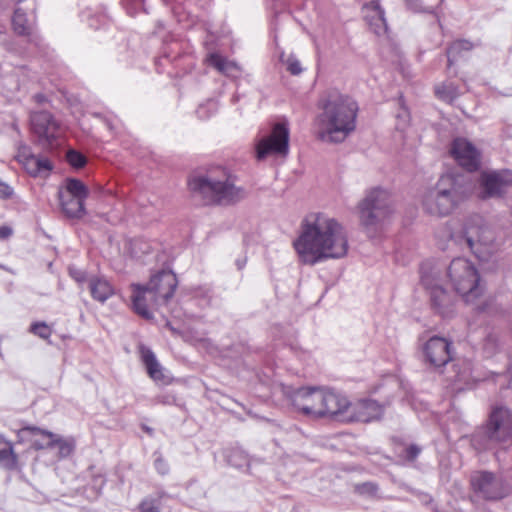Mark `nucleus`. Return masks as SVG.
Instances as JSON below:
<instances>
[{
	"label": "nucleus",
	"mask_w": 512,
	"mask_h": 512,
	"mask_svg": "<svg viewBox=\"0 0 512 512\" xmlns=\"http://www.w3.org/2000/svg\"><path fill=\"white\" fill-rule=\"evenodd\" d=\"M293 245L300 261L311 266L342 258L348 252L345 229L336 219L323 213H310L303 219Z\"/></svg>",
	"instance_id": "obj_1"
},
{
	"label": "nucleus",
	"mask_w": 512,
	"mask_h": 512,
	"mask_svg": "<svg viewBox=\"0 0 512 512\" xmlns=\"http://www.w3.org/2000/svg\"><path fill=\"white\" fill-rule=\"evenodd\" d=\"M315 118L317 138L327 143L343 142L356 128L358 104L339 91H328L319 102Z\"/></svg>",
	"instance_id": "obj_2"
},
{
	"label": "nucleus",
	"mask_w": 512,
	"mask_h": 512,
	"mask_svg": "<svg viewBox=\"0 0 512 512\" xmlns=\"http://www.w3.org/2000/svg\"><path fill=\"white\" fill-rule=\"evenodd\" d=\"M468 191L463 175H442L435 187L423 195V209L432 216H447L467 197Z\"/></svg>",
	"instance_id": "obj_3"
},
{
	"label": "nucleus",
	"mask_w": 512,
	"mask_h": 512,
	"mask_svg": "<svg viewBox=\"0 0 512 512\" xmlns=\"http://www.w3.org/2000/svg\"><path fill=\"white\" fill-rule=\"evenodd\" d=\"M511 442L512 410L506 406L493 407L486 422L470 436L471 446L478 453L492 451Z\"/></svg>",
	"instance_id": "obj_4"
},
{
	"label": "nucleus",
	"mask_w": 512,
	"mask_h": 512,
	"mask_svg": "<svg viewBox=\"0 0 512 512\" xmlns=\"http://www.w3.org/2000/svg\"><path fill=\"white\" fill-rule=\"evenodd\" d=\"M188 186L192 194L201 198L206 205H230L245 197L243 188L236 186L233 179L224 172L222 177L212 174L194 176Z\"/></svg>",
	"instance_id": "obj_5"
},
{
	"label": "nucleus",
	"mask_w": 512,
	"mask_h": 512,
	"mask_svg": "<svg viewBox=\"0 0 512 512\" xmlns=\"http://www.w3.org/2000/svg\"><path fill=\"white\" fill-rule=\"evenodd\" d=\"M449 236L461 248L468 249L483 261L488 260L500 247L494 230L479 215L469 217L459 233H450Z\"/></svg>",
	"instance_id": "obj_6"
},
{
	"label": "nucleus",
	"mask_w": 512,
	"mask_h": 512,
	"mask_svg": "<svg viewBox=\"0 0 512 512\" xmlns=\"http://www.w3.org/2000/svg\"><path fill=\"white\" fill-rule=\"evenodd\" d=\"M361 224L369 231L382 225L393 214L390 193L376 187L369 190L358 204Z\"/></svg>",
	"instance_id": "obj_7"
},
{
	"label": "nucleus",
	"mask_w": 512,
	"mask_h": 512,
	"mask_svg": "<svg viewBox=\"0 0 512 512\" xmlns=\"http://www.w3.org/2000/svg\"><path fill=\"white\" fill-rule=\"evenodd\" d=\"M448 276L455 291L466 303L473 302L483 292L478 272L467 259H453L448 267Z\"/></svg>",
	"instance_id": "obj_8"
},
{
	"label": "nucleus",
	"mask_w": 512,
	"mask_h": 512,
	"mask_svg": "<svg viewBox=\"0 0 512 512\" xmlns=\"http://www.w3.org/2000/svg\"><path fill=\"white\" fill-rule=\"evenodd\" d=\"M511 187V170H485L480 173L477 181V196L481 200L502 199Z\"/></svg>",
	"instance_id": "obj_9"
},
{
	"label": "nucleus",
	"mask_w": 512,
	"mask_h": 512,
	"mask_svg": "<svg viewBox=\"0 0 512 512\" xmlns=\"http://www.w3.org/2000/svg\"><path fill=\"white\" fill-rule=\"evenodd\" d=\"M470 485L473 492L486 501L501 500L510 493V488L503 478L486 470L473 472L470 476Z\"/></svg>",
	"instance_id": "obj_10"
},
{
	"label": "nucleus",
	"mask_w": 512,
	"mask_h": 512,
	"mask_svg": "<svg viewBox=\"0 0 512 512\" xmlns=\"http://www.w3.org/2000/svg\"><path fill=\"white\" fill-rule=\"evenodd\" d=\"M289 151V129L283 123H276L270 135L256 144V158L261 161L268 155L286 156Z\"/></svg>",
	"instance_id": "obj_11"
},
{
	"label": "nucleus",
	"mask_w": 512,
	"mask_h": 512,
	"mask_svg": "<svg viewBox=\"0 0 512 512\" xmlns=\"http://www.w3.org/2000/svg\"><path fill=\"white\" fill-rule=\"evenodd\" d=\"M41 434L46 438V442H39L38 440L33 441V448L35 450L51 449L58 447V454L60 458H66L72 454L75 448V441L73 439H65L57 434L50 431L43 430L36 426H26L18 430L17 436L24 439L27 433Z\"/></svg>",
	"instance_id": "obj_12"
},
{
	"label": "nucleus",
	"mask_w": 512,
	"mask_h": 512,
	"mask_svg": "<svg viewBox=\"0 0 512 512\" xmlns=\"http://www.w3.org/2000/svg\"><path fill=\"white\" fill-rule=\"evenodd\" d=\"M323 396V388L320 387H301L289 395L293 407L306 416L312 418H321V402L319 398Z\"/></svg>",
	"instance_id": "obj_13"
},
{
	"label": "nucleus",
	"mask_w": 512,
	"mask_h": 512,
	"mask_svg": "<svg viewBox=\"0 0 512 512\" xmlns=\"http://www.w3.org/2000/svg\"><path fill=\"white\" fill-rule=\"evenodd\" d=\"M424 360L434 368H441L452 360V342L444 337L432 336L423 345Z\"/></svg>",
	"instance_id": "obj_14"
},
{
	"label": "nucleus",
	"mask_w": 512,
	"mask_h": 512,
	"mask_svg": "<svg viewBox=\"0 0 512 512\" xmlns=\"http://www.w3.org/2000/svg\"><path fill=\"white\" fill-rule=\"evenodd\" d=\"M450 153L456 162L469 172L478 170L481 165L480 151L465 138L454 139Z\"/></svg>",
	"instance_id": "obj_15"
},
{
	"label": "nucleus",
	"mask_w": 512,
	"mask_h": 512,
	"mask_svg": "<svg viewBox=\"0 0 512 512\" xmlns=\"http://www.w3.org/2000/svg\"><path fill=\"white\" fill-rule=\"evenodd\" d=\"M34 0H18L12 17V26L15 33L30 37L36 24Z\"/></svg>",
	"instance_id": "obj_16"
},
{
	"label": "nucleus",
	"mask_w": 512,
	"mask_h": 512,
	"mask_svg": "<svg viewBox=\"0 0 512 512\" xmlns=\"http://www.w3.org/2000/svg\"><path fill=\"white\" fill-rule=\"evenodd\" d=\"M421 282L429 290L434 310L443 317H450L454 312L453 297L442 286L434 283V279L427 274L422 273Z\"/></svg>",
	"instance_id": "obj_17"
},
{
	"label": "nucleus",
	"mask_w": 512,
	"mask_h": 512,
	"mask_svg": "<svg viewBox=\"0 0 512 512\" xmlns=\"http://www.w3.org/2000/svg\"><path fill=\"white\" fill-rule=\"evenodd\" d=\"M383 414V406L372 399H362L355 403H350L348 413H346V422H371L380 419Z\"/></svg>",
	"instance_id": "obj_18"
},
{
	"label": "nucleus",
	"mask_w": 512,
	"mask_h": 512,
	"mask_svg": "<svg viewBox=\"0 0 512 512\" xmlns=\"http://www.w3.org/2000/svg\"><path fill=\"white\" fill-rule=\"evenodd\" d=\"M177 283L176 275L172 271L162 270L150 278L147 287L163 306L173 297Z\"/></svg>",
	"instance_id": "obj_19"
},
{
	"label": "nucleus",
	"mask_w": 512,
	"mask_h": 512,
	"mask_svg": "<svg viewBox=\"0 0 512 512\" xmlns=\"http://www.w3.org/2000/svg\"><path fill=\"white\" fill-rule=\"evenodd\" d=\"M132 290L131 300L134 311L145 319H151L152 310L159 308L162 304L147 285L133 284Z\"/></svg>",
	"instance_id": "obj_20"
},
{
	"label": "nucleus",
	"mask_w": 512,
	"mask_h": 512,
	"mask_svg": "<svg viewBox=\"0 0 512 512\" xmlns=\"http://www.w3.org/2000/svg\"><path fill=\"white\" fill-rule=\"evenodd\" d=\"M319 398L321 402V418L325 416L335 417L341 421H345L346 413H348L350 401L348 398L338 392L326 390L323 388V396Z\"/></svg>",
	"instance_id": "obj_21"
},
{
	"label": "nucleus",
	"mask_w": 512,
	"mask_h": 512,
	"mask_svg": "<svg viewBox=\"0 0 512 512\" xmlns=\"http://www.w3.org/2000/svg\"><path fill=\"white\" fill-rule=\"evenodd\" d=\"M33 132L41 141L52 144L59 130V123L48 111L33 112L30 116Z\"/></svg>",
	"instance_id": "obj_22"
},
{
	"label": "nucleus",
	"mask_w": 512,
	"mask_h": 512,
	"mask_svg": "<svg viewBox=\"0 0 512 512\" xmlns=\"http://www.w3.org/2000/svg\"><path fill=\"white\" fill-rule=\"evenodd\" d=\"M88 287L91 297L100 303L106 302L114 295V288L104 277L91 276L88 279Z\"/></svg>",
	"instance_id": "obj_23"
},
{
	"label": "nucleus",
	"mask_w": 512,
	"mask_h": 512,
	"mask_svg": "<svg viewBox=\"0 0 512 512\" xmlns=\"http://www.w3.org/2000/svg\"><path fill=\"white\" fill-rule=\"evenodd\" d=\"M58 197L63 213L68 218L80 219L85 216V200L73 196H66L58 192Z\"/></svg>",
	"instance_id": "obj_24"
},
{
	"label": "nucleus",
	"mask_w": 512,
	"mask_h": 512,
	"mask_svg": "<svg viewBox=\"0 0 512 512\" xmlns=\"http://www.w3.org/2000/svg\"><path fill=\"white\" fill-rule=\"evenodd\" d=\"M140 355L141 360L146 367L148 375L154 381H162L164 379L163 367L158 362L154 352L150 348L141 345Z\"/></svg>",
	"instance_id": "obj_25"
},
{
	"label": "nucleus",
	"mask_w": 512,
	"mask_h": 512,
	"mask_svg": "<svg viewBox=\"0 0 512 512\" xmlns=\"http://www.w3.org/2000/svg\"><path fill=\"white\" fill-rule=\"evenodd\" d=\"M366 9L371 12L366 15V19L369 21L370 26L377 35H381L387 32V23L385 19L384 10L381 8L378 1H371L366 5Z\"/></svg>",
	"instance_id": "obj_26"
},
{
	"label": "nucleus",
	"mask_w": 512,
	"mask_h": 512,
	"mask_svg": "<svg viewBox=\"0 0 512 512\" xmlns=\"http://www.w3.org/2000/svg\"><path fill=\"white\" fill-rule=\"evenodd\" d=\"M0 466L6 470L18 468V455L15 453L13 444L0 434Z\"/></svg>",
	"instance_id": "obj_27"
},
{
	"label": "nucleus",
	"mask_w": 512,
	"mask_h": 512,
	"mask_svg": "<svg viewBox=\"0 0 512 512\" xmlns=\"http://www.w3.org/2000/svg\"><path fill=\"white\" fill-rule=\"evenodd\" d=\"M59 192L66 196H73L84 200L89 196V189L87 186L81 180L76 178H67L63 189H60Z\"/></svg>",
	"instance_id": "obj_28"
},
{
	"label": "nucleus",
	"mask_w": 512,
	"mask_h": 512,
	"mask_svg": "<svg viewBox=\"0 0 512 512\" xmlns=\"http://www.w3.org/2000/svg\"><path fill=\"white\" fill-rule=\"evenodd\" d=\"M474 48V44L468 40H456L446 50L448 59V67H451L453 62L461 56L462 52L470 51Z\"/></svg>",
	"instance_id": "obj_29"
},
{
	"label": "nucleus",
	"mask_w": 512,
	"mask_h": 512,
	"mask_svg": "<svg viewBox=\"0 0 512 512\" xmlns=\"http://www.w3.org/2000/svg\"><path fill=\"white\" fill-rule=\"evenodd\" d=\"M208 63L225 75H229L234 70H238V66L235 63L217 53H212L208 56Z\"/></svg>",
	"instance_id": "obj_30"
},
{
	"label": "nucleus",
	"mask_w": 512,
	"mask_h": 512,
	"mask_svg": "<svg viewBox=\"0 0 512 512\" xmlns=\"http://www.w3.org/2000/svg\"><path fill=\"white\" fill-rule=\"evenodd\" d=\"M437 97L445 102L452 103L458 96L457 87L451 83H444L435 88Z\"/></svg>",
	"instance_id": "obj_31"
},
{
	"label": "nucleus",
	"mask_w": 512,
	"mask_h": 512,
	"mask_svg": "<svg viewBox=\"0 0 512 512\" xmlns=\"http://www.w3.org/2000/svg\"><path fill=\"white\" fill-rule=\"evenodd\" d=\"M52 169L51 162L42 156H36L34 158H30V165L26 169L30 174L37 175L42 171H50Z\"/></svg>",
	"instance_id": "obj_32"
},
{
	"label": "nucleus",
	"mask_w": 512,
	"mask_h": 512,
	"mask_svg": "<svg viewBox=\"0 0 512 512\" xmlns=\"http://www.w3.org/2000/svg\"><path fill=\"white\" fill-rule=\"evenodd\" d=\"M499 350V339L495 334H489L483 344V351L486 357H493Z\"/></svg>",
	"instance_id": "obj_33"
},
{
	"label": "nucleus",
	"mask_w": 512,
	"mask_h": 512,
	"mask_svg": "<svg viewBox=\"0 0 512 512\" xmlns=\"http://www.w3.org/2000/svg\"><path fill=\"white\" fill-rule=\"evenodd\" d=\"M66 160L76 169L84 167L87 163V158L82 153L73 149L67 151Z\"/></svg>",
	"instance_id": "obj_34"
},
{
	"label": "nucleus",
	"mask_w": 512,
	"mask_h": 512,
	"mask_svg": "<svg viewBox=\"0 0 512 512\" xmlns=\"http://www.w3.org/2000/svg\"><path fill=\"white\" fill-rule=\"evenodd\" d=\"M30 332L44 340L49 339L52 335L51 328L45 322L32 323Z\"/></svg>",
	"instance_id": "obj_35"
},
{
	"label": "nucleus",
	"mask_w": 512,
	"mask_h": 512,
	"mask_svg": "<svg viewBox=\"0 0 512 512\" xmlns=\"http://www.w3.org/2000/svg\"><path fill=\"white\" fill-rule=\"evenodd\" d=\"M140 512H161L160 501L152 497H145L139 504Z\"/></svg>",
	"instance_id": "obj_36"
},
{
	"label": "nucleus",
	"mask_w": 512,
	"mask_h": 512,
	"mask_svg": "<svg viewBox=\"0 0 512 512\" xmlns=\"http://www.w3.org/2000/svg\"><path fill=\"white\" fill-rule=\"evenodd\" d=\"M154 457V467L156 471L162 476L167 475L170 471L168 462L164 459L160 452H155Z\"/></svg>",
	"instance_id": "obj_37"
},
{
	"label": "nucleus",
	"mask_w": 512,
	"mask_h": 512,
	"mask_svg": "<svg viewBox=\"0 0 512 512\" xmlns=\"http://www.w3.org/2000/svg\"><path fill=\"white\" fill-rule=\"evenodd\" d=\"M35 155L31 153L30 147L26 145H22L18 150V158L19 161L23 163L24 167L27 169L30 165V158H34Z\"/></svg>",
	"instance_id": "obj_38"
},
{
	"label": "nucleus",
	"mask_w": 512,
	"mask_h": 512,
	"mask_svg": "<svg viewBox=\"0 0 512 512\" xmlns=\"http://www.w3.org/2000/svg\"><path fill=\"white\" fill-rule=\"evenodd\" d=\"M287 70L292 75H299L302 72V67L299 60L294 56H289L286 60Z\"/></svg>",
	"instance_id": "obj_39"
},
{
	"label": "nucleus",
	"mask_w": 512,
	"mask_h": 512,
	"mask_svg": "<svg viewBox=\"0 0 512 512\" xmlns=\"http://www.w3.org/2000/svg\"><path fill=\"white\" fill-rule=\"evenodd\" d=\"M421 453V448L418 445L411 444L404 450L403 457L408 461H414Z\"/></svg>",
	"instance_id": "obj_40"
},
{
	"label": "nucleus",
	"mask_w": 512,
	"mask_h": 512,
	"mask_svg": "<svg viewBox=\"0 0 512 512\" xmlns=\"http://www.w3.org/2000/svg\"><path fill=\"white\" fill-rule=\"evenodd\" d=\"M463 370H456V380L459 382H468L471 376V364L469 362H463Z\"/></svg>",
	"instance_id": "obj_41"
},
{
	"label": "nucleus",
	"mask_w": 512,
	"mask_h": 512,
	"mask_svg": "<svg viewBox=\"0 0 512 512\" xmlns=\"http://www.w3.org/2000/svg\"><path fill=\"white\" fill-rule=\"evenodd\" d=\"M69 274L79 284H82L85 281L88 282L89 278H87L86 272L83 270L77 269L75 267H70Z\"/></svg>",
	"instance_id": "obj_42"
},
{
	"label": "nucleus",
	"mask_w": 512,
	"mask_h": 512,
	"mask_svg": "<svg viewBox=\"0 0 512 512\" xmlns=\"http://www.w3.org/2000/svg\"><path fill=\"white\" fill-rule=\"evenodd\" d=\"M361 494L374 495L378 491V486L372 482L363 483L358 486Z\"/></svg>",
	"instance_id": "obj_43"
},
{
	"label": "nucleus",
	"mask_w": 512,
	"mask_h": 512,
	"mask_svg": "<svg viewBox=\"0 0 512 512\" xmlns=\"http://www.w3.org/2000/svg\"><path fill=\"white\" fill-rule=\"evenodd\" d=\"M13 188L0 179V199H9L12 197Z\"/></svg>",
	"instance_id": "obj_44"
},
{
	"label": "nucleus",
	"mask_w": 512,
	"mask_h": 512,
	"mask_svg": "<svg viewBox=\"0 0 512 512\" xmlns=\"http://www.w3.org/2000/svg\"><path fill=\"white\" fill-rule=\"evenodd\" d=\"M19 442H23V441H30L32 444H33V441L34 440H38L39 442H46V438H44L41 434H33V433H27L24 437L23 440H21V438H19Z\"/></svg>",
	"instance_id": "obj_45"
},
{
	"label": "nucleus",
	"mask_w": 512,
	"mask_h": 512,
	"mask_svg": "<svg viewBox=\"0 0 512 512\" xmlns=\"http://www.w3.org/2000/svg\"><path fill=\"white\" fill-rule=\"evenodd\" d=\"M13 233V230L9 226H0V238L1 239H7L9 238Z\"/></svg>",
	"instance_id": "obj_46"
},
{
	"label": "nucleus",
	"mask_w": 512,
	"mask_h": 512,
	"mask_svg": "<svg viewBox=\"0 0 512 512\" xmlns=\"http://www.w3.org/2000/svg\"><path fill=\"white\" fill-rule=\"evenodd\" d=\"M406 2H407L408 8L411 9L412 11H414V12L421 11L420 4H419L418 0H407Z\"/></svg>",
	"instance_id": "obj_47"
},
{
	"label": "nucleus",
	"mask_w": 512,
	"mask_h": 512,
	"mask_svg": "<svg viewBox=\"0 0 512 512\" xmlns=\"http://www.w3.org/2000/svg\"><path fill=\"white\" fill-rule=\"evenodd\" d=\"M205 106L201 105L198 109H197V115L199 116V118H208L209 117V114L206 113L205 111Z\"/></svg>",
	"instance_id": "obj_48"
},
{
	"label": "nucleus",
	"mask_w": 512,
	"mask_h": 512,
	"mask_svg": "<svg viewBox=\"0 0 512 512\" xmlns=\"http://www.w3.org/2000/svg\"><path fill=\"white\" fill-rule=\"evenodd\" d=\"M97 21L99 22V26H105L106 23H107V17L104 16V15H100L98 18H97Z\"/></svg>",
	"instance_id": "obj_49"
},
{
	"label": "nucleus",
	"mask_w": 512,
	"mask_h": 512,
	"mask_svg": "<svg viewBox=\"0 0 512 512\" xmlns=\"http://www.w3.org/2000/svg\"><path fill=\"white\" fill-rule=\"evenodd\" d=\"M507 374L509 376V384L508 387H512V364L507 369Z\"/></svg>",
	"instance_id": "obj_50"
},
{
	"label": "nucleus",
	"mask_w": 512,
	"mask_h": 512,
	"mask_svg": "<svg viewBox=\"0 0 512 512\" xmlns=\"http://www.w3.org/2000/svg\"><path fill=\"white\" fill-rule=\"evenodd\" d=\"M89 25H90V27L95 28V29L99 28V26H98V25H95V24H94V19H93V18H91V19H90V21H89Z\"/></svg>",
	"instance_id": "obj_51"
},
{
	"label": "nucleus",
	"mask_w": 512,
	"mask_h": 512,
	"mask_svg": "<svg viewBox=\"0 0 512 512\" xmlns=\"http://www.w3.org/2000/svg\"><path fill=\"white\" fill-rule=\"evenodd\" d=\"M35 98L38 102H42L44 100V96L42 94L36 95Z\"/></svg>",
	"instance_id": "obj_52"
},
{
	"label": "nucleus",
	"mask_w": 512,
	"mask_h": 512,
	"mask_svg": "<svg viewBox=\"0 0 512 512\" xmlns=\"http://www.w3.org/2000/svg\"><path fill=\"white\" fill-rule=\"evenodd\" d=\"M166 326H167V327H169V329H170L172 332H176V329H175V328H173V327L171 326L170 322H167V323H166Z\"/></svg>",
	"instance_id": "obj_53"
},
{
	"label": "nucleus",
	"mask_w": 512,
	"mask_h": 512,
	"mask_svg": "<svg viewBox=\"0 0 512 512\" xmlns=\"http://www.w3.org/2000/svg\"><path fill=\"white\" fill-rule=\"evenodd\" d=\"M237 264H238L239 269H241L243 266L242 262H238Z\"/></svg>",
	"instance_id": "obj_54"
},
{
	"label": "nucleus",
	"mask_w": 512,
	"mask_h": 512,
	"mask_svg": "<svg viewBox=\"0 0 512 512\" xmlns=\"http://www.w3.org/2000/svg\"><path fill=\"white\" fill-rule=\"evenodd\" d=\"M237 264H238L239 269H241L243 266L242 262H238Z\"/></svg>",
	"instance_id": "obj_55"
}]
</instances>
